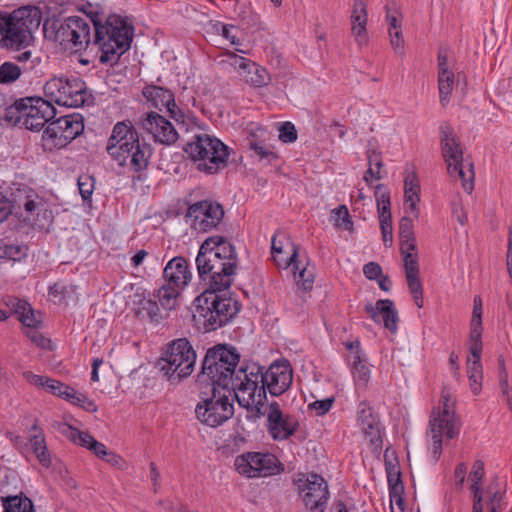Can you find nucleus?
I'll return each instance as SVG.
<instances>
[{
  "mask_svg": "<svg viewBox=\"0 0 512 512\" xmlns=\"http://www.w3.org/2000/svg\"><path fill=\"white\" fill-rule=\"evenodd\" d=\"M240 359L238 349L231 344L218 343L209 347L201 361L197 383L201 386H219L225 391H231Z\"/></svg>",
  "mask_w": 512,
  "mask_h": 512,
  "instance_id": "obj_1",
  "label": "nucleus"
},
{
  "mask_svg": "<svg viewBox=\"0 0 512 512\" xmlns=\"http://www.w3.org/2000/svg\"><path fill=\"white\" fill-rule=\"evenodd\" d=\"M228 289L207 288L195 299L194 321L206 332L215 331L229 323L240 311V303L226 296Z\"/></svg>",
  "mask_w": 512,
  "mask_h": 512,
  "instance_id": "obj_2",
  "label": "nucleus"
},
{
  "mask_svg": "<svg viewBox=\"0 0 512 512\" xmlns=\"http://www.w3.org/2000/svg\"><path fill=\"white\" fill-rule=\"evenodd\" d=\"M134 37V27L120 15H110L103 26H98L91 37L90 46L100 52L101 64L115 65L120 57L130 49Z\"/></svg>",
  "mask_w": 512,
  "mask_h": 512,
  "instance_id": "obj_3",
  "label": "nucleus"
},
{
  "mask_svg": "<svg viewBox=\"0 0 512 512\" xmlns=\"http://www.w3.org/2000/svg\"><path fill=\"white\" fill-rule=\"evenodd\" d=\"M40 22L38 7L23 6L10 13L0 11V47L11 51L28 48L34 40L32 29Z\"/></svg>",
  "mask_w": 512,
  "mask_h": 512,
  "instance_id": "obj_4",
  "label": "nucleus"
},
{
  "mask_svg": "<svg viewBox=\"0 0 512 512\" xmlns=\"http://www.w3.org/2000/svg\"><path fill=\"white\" fill-rule=\"evenodd\" d=\"M197 353L187 338H178L166 345L157 361L159 372L170 385H178L194 371Z\"/></svg>",
  "mask_w": 512,
  "mask_h": 512,
  "instance_id": "obj_5",
  "label": "nucleus"
},
{
  "mask_svg": "<svg viewBox=\"0 0 512 512\" xmlns=\"http://www.w3.org/2000/svg\"><path fill=\"white\" fill-rule=\"evenodd\" d=\"M183 151L195 163L196 169L207 175L217 174L228 165L229 147L206 133L195 134Z\"/></svg>",
  "mask_w": 512,
  "mask_h": 512,
  "instance_id": "obj_6",
  "label": "nucleus"
},
{
  "mask_svg": "<svg viewBox=\"0 0 512 512\" xmlns=\"http://www.w3.org/2000/svg\"><path fill=\"white\" fill-rule=\"evenodd\" d=\"M91 28L88 22L80 16L62 17L52 15L43 23L44 37L60 45H71L76 51L90 47Z\"/></svg>",
  "mask_w": 512,
  "mask_h": 512,
  "instance_id": "obj_7",
  "label": "nucleus"
},
{
  "mask_svg": "<svg viewBox=\"0 0 512 512\" xmlns=\"http://www.w3.org/2000/svg\"><path fill=\"white\" fill-rule=\"evenodd\" d=\"M210 243L212 240H204L199 248L195 260L198 276L209 287L229 289L237 268L233 263L226 262L221 259V256H217L218 253L209 248Z\"/></svg>",
  "mask_w": 512,
  "mask_h": 512,
  "instance_id": "obj_8",
  "label": "nucleus"
},
{
  "mask_svg": "<svg viewBox=\"0 0 512 512\" xmlns=\"http://www.w3.org/2000/svg\"><path fill=\"white\" fill-rule=\"evenodd\" d=\"M201 390V401L196 405L197 419L212 428H216L234 415V405L229 400L232 391H225L219 386L204 385Z\"/></svg>",
  "mask_w": 512,
  "mask_h": 512,
  "instance_id": "obj_9",
  "label": "nucleus"
},
{
  "mask_svg": "<svg viewBox=\"0 0 512 512\" xmlns=\"http://www.w3.org/2000/svg\"><path fill=\"white\" fill-rule=\"evenodd\" d=\"M84 131V118L79 113L54 118L46 126L43 135V148L47 152H55L66 148Z\"/></svg>",
  "mask_w": 512,
  "mask_h": 512,
  "instance_id": "obj_10",
  "label": "nucleus"
},
{
  "mask_svg": "<svg viewBox=\"0 0 512 512\" xmlns=\"http://www.w3.org/2000/svg\"><path fill=\"white\" fill-rule=\"evenodd\" d=\"M441 151L442 156L447 163V170L450 175L458 176L462 180L464 190L471 193L474 188V168L469 163L468 171H464V159L461 144L449 125H441Z\"/></svg>",
  "mask_w": 512,
  "mask_h": 512,
  "instance_id": "obj_11",
  "label": "nucleus"
},
{
  "mask_svg": "<svg viewBox=\"0 0 512 512\" xmlns=\"http://www.w3.org/2000/svg\"><path fill=\"white\" fill-rule=\"evenodd\" d=\"M450 395L442 392L441 407L438 408L436 414L435 409L432 412L429 421L430 432L433 439L432 456L434 461H438L442 453V437L445 435L447 439L455 438L460 427L458 419L455 415L454 404L450 405Z\"/></svg>",
  "mask_w": 512,
  "mask_h": 512,
  "instance_id": "obj_12",
  "label": "nucleus"
},
{
  "mask_svg": "<svg viewBox=\"0 0 512 512\" xmlns=\"http://www.w3.org/2000/svg\"><path fill=\"white\" fill-rule=\"evenodd\" d=\"M48 101L60 106L81 107L87 99L86 83L79 77H54L48 80L44 87Z\"/></svg>",
  "mask_w": 512,
  "mask_h": 512,
  "instance_id": "obj_13",
  "label": "nucleus"
},
{
  "mask_svg": "<svg viewBox=\"0 0 512 512\" xmlns=\"http://www.w3.org/2000/svg\"><path fill=\"white\" fill-rule=\"evenodd\" d=\"M239 474L248 478L267 477L283 471V465L272 453L247 452L235 459Z\"/></svg>",
  "mask_w": 512,
  "mask_h": 512,
  "instance_id": "obj_14",
  "label": "nucleus"
},
{
  "mask_svg": "<svg viewBox=\"0 0 512 512\" xmlns=\"http://www.w3.org/2000/svg\"><path fill=\"white\" fill-rule=\"evenodd\" d=\"M224 215L223 206L209 199L190 204L186 213V217L192 219L191 227L202 233L220 230Z\"/></svg>",
  "mask_w": 512,
  "mask_h": 512,
  "instance_id": "obj_15",
  "label": "nucleus"
},
{
  "mask_svg": "<svg viewBox=\"0 0 512 512\" xmlns=\"http://www.w3.org/2000/svg\"><path fill=\"white\" fill-rule=\"evenodd\" d=\"M293 370L287 359L275 360L265 369L264 381L260 384V395L266 399L267 392L271 396L284 394L292 385Z\"/></svg>",
  "mask_w": 512,
  "mask_h": 512,
  "instance_id": "obj_16",
  "label": "nucleus"
},
{
  "mask_svg": "<svg viewBox=\"0 0 512 512\" xmlns=\"http://www.w3.org/2000/svg\"><path fill=\"white\" fill-rule=\"evenodd\" d=\"M266 428L273 440L284 441L295 434L299 422L294 416L284 414L277 401H272L267 405Z\"/></svg>",
  "mask_w": 512,
  "mask_h": 512,
  "instance_id": "obj_17",
  "label": "nucleus"
},
{
  "mask_svg": "<svg viewBox=\"0 0 512 512\" xmlns=\"http://www.w3.org/2000/svg\"><path fill=\"white\" fill-rule=\"evenodd\" d=\"M139 140V133L130 120L118 121L107 140L106 151L111 159H119L123 152L131 150Z\"/></svg>",
  "mask_w": 512,
  "mask_h": 512,
  "instance_id": "obj_18",
  "label": "nucleus"
},
{
  "mask_svg": "<svg viewBox=\"0 0 512 512\" xmlns=\"http://www.w3.org/2000/svg\"><path fill=\"white\" fill-rule=\"evenodd\" d=\"M2 302L9 309V312L0 309V322L7 320L13 315L25 327L37 329L42 325L41 312L34 310L26 300L6 295L2 298Z\"/></svg>",
  "mask_w": 512,
  "mask_h": 512,
  "instance_id": "obj_19",
  "label": "nucleus"
},
{
  "mask_svg": "<svg viewBox=\"0 0 512 512\" xmlns=\"http://www.w3.org/2000/svg\"><path fill=\"white\" fill-rule=\"evenodd\" d=\"M141 126L156 143L171 146L178 140V132L161 114L151 111L141 116Z\"/></svg>",
  "mask_w": 512,
  "mask_h": 512,
  "instance_id": "obj_20",
  "label": "nucleus"
},
{
  "mask_svg": "<svg viewBox=\"0 0 512 512\" xmlns=\"http://www.w3.org/2000/svg\"><path fill=\"white\" fill-rule=\"evenodd\" d=\"M33 99L27 104L23 126L31 131H41L56 117L53 104L41 97H28Z\"/></svg>",
  "mask_w": 512,
  "mask_h": 512,
  "instance_id": "obj_21",
  "label": "nucleus"
},
{
  "mask_svg": "<svg viewBox=\"0 0 512 512\" xmlns=\"http://www.w3.org/2000/svg\"><path fill=\"white\" fill-rule=\"evenodd\" d=\"M265 367L257 363L241 365L237 368L231 391L248 393L254 398L259 393L260 384L264 381Z\"/></svg>",
  "mask_w": 512,
  "mask_h": 512,
  "instance_id": "obj_22",
  "label": "nucleus"
},
{
  "mask_svg": "<svg viewBox=\"0 0 512 512\" xmlns=\"http://www.w3.org/2000/svg\"><path fill=\"white\" fill-rule=\"evenodd\" d=\"M142 94L151 107L169 113V116L177 122H184V113L175 103L174 93L167 88L157 85H147Z\"/></svg>",
  "mask_w": 512,
  "mask_h": 512,
  "instance_id": "obj_23",
  "label": "nucleus"
},
{
  "mask_svg": "<svg viewBox=\"0 0 512 512\" xmlns=\"http://www.w3.org/2000/svg\"><path fill=\"white\" fill-rule=\"evenodd\" d=\"M303 501L311 512H324L329 498L328 485L325 479L316 473L308 475L302 488Z\"/></svg>",
  "mask_w": 512,
  "mask_h": 512,
  "instance_id": "obj_24",
  "label": "nucleus"
},
{
  "mask_svg": "<svg viewBox=\"0 0 512 512\" xmlns=\"http://www.w3.org/2000/svg\"><path fill=\"white\" fill-rule=\"evenodd\" d=\"M357 420L366 437L369 438L374 453L380 452L383 445L381 436V424L379 416L373 408L366 402L361 401L358 405Z\"/></svg>",
  "mask_w": 512,
  "mask_h": 512,
  "instance_id": "obj_25",
  "label": "nucleus"
},
{
  "mask_svg": "<svg viewBox=\"0 0 512 512\" xmlns=\"http://www.w3.org/2000/svg\"><path fill=\"white\" fill-rule=\"evenodd\" d=\"M374 196L384 245L391 246L393 242V227L390 191L384 184H378L375 186Z\"/></svg>",
  "mask_w": 512,
  "mask_h": 512,
  "instance_id": "obj_26",
  "label": "nucleus"
},
{
  "mask_svg": "<svg viewBox=\"0 0 512 512\" xmlns=\"http://www.w3.org/2000/svg\"><path fill=\"white\" fill-rule=\"evenodd\" d=\"M152 155L153 147L142 139L133 145L131 151L123 152L119 159L112 160L122 167L129 164L134 172L140 173L148 168Z\"/></svg>",
  "mask_w": 512,
  "mask_h": 512,
  "instance_id": "obj_27",
  "label": "nucleus"
},
{
  "mask_svg": "<svg viewBox=\"0 0 512 512\" xmlns=\"http://www.w3.org/2000/svg\"><path fill=\"white\" fill-rule=\"evenodd\" d=\"M384 462L391 502L395 501L397 505L401 506L404 503L402 497L404 484L401 479V471L396 452L394 450L390 451V449L387 448L384 453Z\"/></svg>",
  "mask_w": 512,
  "mask_h": 512,
  "instance_id": "obj_28",
  "label": "nucleus"
},
{
  "mask_svg": "<svg viewBox=\"0 0 512 512\" xmlns=\"http://www.w3.org/2000/svg\"><path fill=\"white\" fill-rule=\"evenodd\" d=\"M365 311L376 323H380V317H382L384 327L391 333L397 332L399 317L398 311L396 310L392 300H378L375 306H373L371 303H368L365 305Z\"/></svg>",
  "mask_w": 512,
  "mask_h": 512,
  "instance_id": "obj_29",
  "label": "nucleus"
},
{
  "mask_svg": "<svg viewBox=\"0 0 512 512\" xmlns=\"http://www.w3.org/2000/svg\"><path fill=\"white\" fill-rule=\"evenodd\" d=\"M164 282L177 288H185L192 279L188 262L183 256H175L163 269Z\"/></svg>",
  "mask_w": 512,
  "mask_h": 512,
  "instance_id": "obj_30",
  "label": "nucleus"
},
{
  "mask_svg": "<svg viewBox=\"0 0 512 512\" xmlns=\"http://www.w3.org/2000/svg\"><path fill=\"white\" fill-rule=\"evenodd\" d=\"M53 221L54 213L51 204L41 196L35 201V207L26 212V217L24 218V222H28L31 227L41 231H48Z\"/></svg>",
  "mask_w": 512,
  "mask_h": 512,
  "instance_id": "obj_31",
  "label": "nucleus"
},
{
  "mask_svg": "<svg viewBox=\"0 0 512 512\" xmlns=\"http://www.w3.org/2000/svg\"><path fill=\"white\" fill-rule=\"evenodd\" d=\"M23 377L27 380L29 384L36 387H42L47 392L59 396L61 398L64 397L65 392L68 390L69 387L68 385L58 380L51 379L46 376L37 375L31 371L24 372Z\"/></svg>",
  "mask_w": 512,
  "mask_h": 512,
  "instance_id": "obj_32",
  "label": "nucleus"
},
{
  "mask_svg": "<svg viewBox=\"0 0 512 512\" xmlns=\"http://www.w3.org/2000/svg\"><path fill=\"white\" fill-rule=\"evenodd\" d=\"M39 195L28 186H19L12 189L9 200L15 209L24 208L25 212L30 211L35 207V201Z\"/></svg>",
  "mask_w": 512,
  "mask_h": 512,
  "instance_id": "obj_33",
  "label": "nucleus"
},
{
  "mask_svg": "<svg viewBox=\"0 0 512 512\" xmlns=\"http://www.w3.org/2000/svg\"><path fill=\"white\" fill-rule=\"evenodd\" d=\"M206 240H212L209 248H211L213 252H217V256H221V259L226 262L233 263V266L237 268V252L234 245L226 237L212 236Z\"/></svg>",
  "mask_w": 512,
  "mask_h": 512,
  "instance_id": "obj_34",
  "label": "nucleus"
},
{
  "mask_svg": "<svg viewBox=\"0 0 512 512\" xmlns=\"http://www.w3.org/2000/svg\"><path fill=\"white\" fill-rule=\"evenodd\" d=\"M136 305V315L138 318L147 319L151 323H160L163 319L155 299L143 295L136 302Z\"/></svg>",
  "mask_w": 512,
  "mask_h": 512,
  "instance_id": "obj_35",
  "label": "nucleus"
},
{
  "mask_svg": "<svg viewBox=\"0 0 512 512\" xmlns=\"http://www.w3.org/2000/svg\"><path fill=\"white\" fill-rule=\"evenodd\" d=\"M31 100L32 99H28V97L13 100L11 97L3 116V122L13 126L22 123L25 118L27 104L31 102Z\"/></svg>",
  "mask_w": 512,
  "mask_h": 512,
  "instance_id": "obj_36",
  "label": "nucleus"
},
{
  "mask_svg": "<svg viewBox=\"0 0 512 512\" xmlns=\"http://www.w3.org/2000/svg\"><path fill=\"white\" fill-rule=\"evenodd\" d=\"M399 239L400 252L417 249L413 220L408 216H403L399 221Z\"/></svg>",
  "mask_w": 512,
  "mask_h": 512,
  "instance_id": "obj_37",
  "label": "nucleus"
},
{
  "mask_svg": "<svg viewBox=\"0 0 512 512\" xmlns=\"http://www.w3.org/2000/svg\"><path fill=\"white\" fill-rule=\"evenodd\" d=\"M248 148L253 152L251 157H256L258 161H264L272 164L279 159V155L274 151L273 147L264 141L248 139Z\"/></svg>",
  "mask_w": 512,
  "mask_h": 512,
  "instance_id": "obj_38",
  "label": "nucleus"
},
{
  "mask_svg": "<svg viewBox=\"0 0 512 512\" xmlns=\"http://www.w3.org/2000/svg\"><path fill=\"white\" fill-rule=\"evenodd\" d=\"M3 512H35L33 502L23 493L2 498Z\"/></svg>",
  "mask_w": 512,
  "mask_h": 512,
  "instance_id": "obj_39",
  "label": "nucleus"
},
{
  "mask_svg": "<svg viewBox=\"0 0 512 512\" xmlns=\"http://www.w3.org/2000/svg\"><path fill=\"white\" fill-rule=\"evenodd\" d=\"M183 290V288H177L169 285V283L164 282V284L157 291V297L161 306L165 310L175 309L178 305V298Z\"/></svg>",
  "mask_w": 512,
  "mask_h": 512,
  "instance_id": "obj_40",
  "label": "nucleus"
},
{
  "mask_svg": "<svg viewBox=\"0 0 512 512\" xmlns=\"http://www.w3.org/2000/svg\"><path fill=\"white\" fill-rule=\"evenodd\" d=\"M241 75L245 78L247 83L254 87L267 86L271 81L268 71L255 62L253 63V66L245 69Z\"/></svg>",
  "mask_w": 512,
  "mask_h": 512,
  "instance_id": "obj_41",
  "label": "nucleus"
},
{
  "mask_svg": "<svg viewBox=\"0 0 512 512\" xmlns=\"http://www.w3.org/2000/svg\"><path fill=\"white\" fill-rule=\"evenodd\" d=\"M358 7L361 6L360 15H351V31L354 35L357 43L362 45L367 41V32H366V24H367V10L365 3H358Z\"/></svg>",
  "mask_w": 512,
  "mask_h": 512,
  "instance_id": "obj_42",
  "label": "nucleus"
},
{
  "mask_svg": "<svg viewBox=\"0 0 512 512\" xmlns=\"http://www.w3.org/2000/svg\"><path fill=\"white\" fill-rule=\"evenodd\" d=\"M467 374L471 391L474 395L479 394L481 391L483 378L481 358H468Z\"/></svg>",
  "mask_w": 512,
  "mask_h": 512,
  "instance_id": "obj_43",
  "label": "nucleus"
},
{
  "mask_svg": "<svg viewBox=\"0 0 512 512\" xmlns=\"http://www.w3.org/2000/svg\"><path fill=\"white\" fill-rule=\"evenodd\" d=\"M401 255L403 256L407 284L420 281L417 249L406 250L401 252Z\"/></svg>",
  "mask_w": 512,
  "mask_h": 512,
  "instance_id": "obj_44",
  "label": "nucleus"
},
{
  "mask_svg": "<svg viewBox=\"0 0 512 512\" xmlns=\"http://www.w3.org/2000/svg\"><path fill=\"white\" fill-rule=\"evenodd\" d=\"M271 253L274 262L279 268H288L289 266L293 265V268L298 269V247L293 246V253L289 256L288 259H280V254H284L282 245H278L276 242V236H273Z\"/></svg>",
  "mask_w": 512,
  "mask_h": 512,
  "instance_id": "obj_45",
  "label": "nucleus"
},
{
  "mask_svg": "<svg viewBox=\"0 0 512 512\" xmlns=\"http://www.w3.org/2000/svg\"><path fill=\"white\" fill-rule=\"evenodd\" d=\"M30 445L40 464L45 468H49L51 466V458L47 450L44 435L41 432L32 435L30 437Z\"/></svg>",
  "mask_w": 512,
  "mask_h": 512,
  "instance_id": "obj_46",
  "label": "nucleus"
},
{
  "mask_svg": "<svg viewBox=\"0 0 512 512\" xmlns=\"http://www.w3.org/2000/svg\"><path fill=\"white\" fill-rule=\"evenodd\" d=\"M77 286L65 282H56L48 289V293L54 298L55 303H63L76 295Z\"/></svg>",
  "mask_w": 512,
  "mask_h": 512,
  "instance_id": "obj_47",
  "label": "nucleus"
},
{
  "mask_svg": "<svg viewBox=\"0 0 512 512\" xmlns=\"http://www.w3.org/2000/svg\"><path fill=\"white\" fill-rule=\"evenodd\" d=\"M454 85V73L450 70H443L438 72V89L440 96V103L445 106L452 93Z\"/></svg>",
  "mask_w": 512,
  "mask_h": 512,
  "instance_id": "obj_48",
  "label": "nucleus"
},
{
  "mask_svg": "<svg viewBox=\"0 0 512 512\" xmlns=\"http://www.w3.org/2000/svg\"><path fill=\"white\" fill-rule=\"evenodd\" d=\"M469 351L472 358H481L482 354V322H471L469 333Z\"/></svg>",
  "mask_w": 512,
  "mask_h": 512,
  "instance_id": "obj_49",
  "label": "nucleus"
},
{
  "mask_svg": "<svg viewBox=\"0 0 512 512\" xmlns=\"http://www.w3.org/2000/svg\"><path fill=\"white\" fill-rule=\"evenodd\" d=\"M27 255L26 247L13 244L6 241V239H0V258L21 261Z\"/></svg>",
  "mask_w": 512,
  "mask_h": 512,
  "instance_id": "obj_50",
  "label": "nucleus"
},
{
  "mask_svg": "<svg viewBox=\"0 0 512 512\" xmlns=\"http://www.w3.org/2000/svg\"><path fill=\"white\" fill-rule=\"evenodd\" d=\"M352 374L356 382L366 385L370 379V369L361 355H353Z\"/></svg>",
  "mask_w": 512,
  "mask_h": 512,
  "instance_id": "obj_51",
  "label": "nucleus"
},
{
  "mask_svg": "<svg viewBox=\"0 0 512 512\" xmlns=\"http://www.w3.org/2000/svg\"><path fill=\"white\" fill-rule=\"evenodd\" d=\"M21 75V68L13 62L6 61L0 65V84L14 83Z\"/></svg>",
  "mask_w": 512,
  "mask_h": 512,
  "instance_id": "obj_52",
  "label": "nucleus"
},
{
  "mask_svg": "<svg viewBox=\"0 0 512 512\" xmlns=\"http://www.w3.org/2000/svg\"><path fill=\"white\" fill-rule=\"evenodd\" d=\"M368 166H375L376 170L381 171L384 164L382 161V152L378 149L377 141L375 138H371L367 142L366 150Z\"/></svg>",
  "mask_w": 512,
  "mask_h": 512,
  "instance_id": "obj_53",
  "label": "nucleus"
},
{
  "mask_svg": "<svg viewBox=\"0 0 512 512\" xmlns=\"http://www.w3.org/2000/svg\"><path fill=\"white\" fill-rule=\"evenodd\" d=\"M298 265H300V261L298 262ZM307 266L308 263L302 268H300V266H298V269L294 268V277L296 278L299 286H301L305 291H310L314 284V273L309 270Z\"/></svg>",
  "mask_w": 512,
  "mask_h": 512,
  "instance_id": "obj_54",
  "label": "nucleus"
},
{
  "mask_svg": "<svg viewBox=\"0 0 512 512\" xmlns=\"http://www.w3.org/2000/svg\"><path fill=\"white\" fill-rule=\"evenodd\" d=\"M78 188L84 202H91V197L95 188V178L88 174H82L78 177Z\"/></svg>",
  "mask_w": 512,
  "mask_h": 512,
  "instance_id": "obj_55",
  "label": "nucleus"
},
{
  "mask_svg": "<svg viewBox=\"0 0 512 512\" xmlns=\"http://www.w3.org/2000/svg\"><path fill=\"white\" fill-rule=\"evenodd\" d=\"M253 399V402H255V405L249 410V414L247 415V419L250 421L255 422L257 419L261 418L262 416L267 417V398L264 399L262 395H260V392L256 394V396Z\"/></svg>",
  "mask_w": 512,
  "mask_h": 512,
  "instance_id": "obj_56",
  "label": "nucleus"
},
{
  "mask_svg": "<svg viewBox=\"0 0 512 512\" xmlns=\"http://www.w3.org/2000/svg\"><path fill=\"white\" fill-rule=\"evenodd\" d=\"M68 428L70 430V440L73 443L85 447L89 450L91 443L93 440H95V438L90 433L80 431L77 428H74L70 425L68 426Z\"/></svg>",
  "mask_w": 512,
  "mask_h": 512,
  "instance_id": "obj_57",
  "label": "nucleus"
},
{
  "mask_svg": "<svg viewBox=\"0 0 512 512\" xmlns=\"http://www.w3.org/2000/svg\"><path fill=\"white\" fill-rule=\"evenodd\" d=\"M336 215V226H344L346 230L353 229V221L346 205H340L332 211Z\"/></svg>",
  "mask_w": 512,
  "mask_h": 512,
  "instance_id": "obj_58",
  "label": "nucleus"
},
{
  "mask_svg": "<svg viewBox=\"0 0 512 512\" xmlns=\"http://www.w3.org/2000/svg\"><path fill=\"white\" fill-rule=\"evenodd\" d=\"M297 130L291 122H283L279 127V140L283 143H293L297 140Z\"/></svg>",
  "mask_w": 512,
  "mask_h": 512,
  "instance_id": "obj_59",
  "label": "nucleus"
},
{
  "mask_svg": "<svg viewBox=\"0 0 512 512\" xmlns=\"http://www.w3.org/2000/svg\"><path fill=\"white\" fill-rule=\"evenodd\" d=\"M334 397H328L322 400H316L309 407L316 412V415L323 416L330 411L333 406Z\"/></svg>",
  "mask_w": 512,
  "mask_h": 512,
  "instance_id": "obj_60",
  "label": "nucleus"
},
{
  "mask_svg": "<svg viewBox=\"0 0 512 512\" xmlns=\"http://www.w3.org/2000/svg\"><path fill=\"white\" fill-rule=\"evenodd\" d=\"M499 366H500L499 383H500L503 395L506 398H508V397H511L512 388L509 387V385H508V375H507V371L505 368V362H504L503 358H499Z\"/></svg>",
  "mask_w": 512,
  "mask_h": 512,
  "instance_id": "obj_61",
  "label": "nucleus"
},
{
  "mask_svg": "<svg viewBox=\"0 0 512 512\" xmlns=\"http://www.w3.org/2000/svg\"><path fill=\"white\" fill-rule=\"evenodd\" d=\"M408 289L413 297L414 303L418 308L423 307V286L422 282L416 281L408 283Z\"/></svg>",
  "mask_w": 512,
  "mask_h": 512,
  "instance_id": "obj_62",
  "label": "nucleus"
},
{
  "mask_svg": "<svg viewBox=\"0 0 512 512\" xmlns=\"http://www.w3.org/2000/svg\"><path fill=\"white\" fill-rule=\"evenodd\" d=\"M27 337L31 340L33 344L42 349H50L51 348V340L45 337L43 334L38 332L37 330H32L27 332Z\"/></svg>",
  "mask_w": 512,
  "mask_h": 512,
  "instance_id": "obj_63",
  "label": "nucleus"
},
{
  "mask_svg": "<svg viewBox=\"0 0 512 512\" xmlns=\"http://www.w3.org/2000/svg\"><path fill=\"white\" fill-rule=\"evenodd\" d=\"M363 273L369 280H377L382 275V268L376 262H368L363 267Z\"/></svg>",
  "mask_w": 512,
  "mask_h": 512,
  "instance_id": "obj_64",
  "label": "nucleus"
}]
</instances>
